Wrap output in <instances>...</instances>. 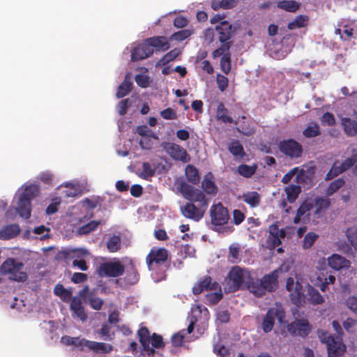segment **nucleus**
Instances as JSON below:
<instances>
[{"mask_svg":"<svg viewBox=\"0 0 357 357\" xmlns=\"http://www.w3.org/2000/svg\"><path fill=\"white\" fill-rule=\"evenodd\" d=\"M181 192L183 197L188 200L181 206V213L186 218L195 222L199 221L208 208V198L201 190L185 183L181 185Z\"/></svg>","mask_w":357,"mask_h":357,"instance_id":"nucleus-1","label":"nucleus"},{"mask_svg":"<svg viewBox=\"0 0 357 357\" xmlns=\"http://www.w3.org/2000/svg\"><path fill=\"white\" fill-rule=\"evenodd\" d=\"M278 271L275 270L264 275L260 280H252L247 284L248 289L257 297H261L266 292H273L278 287Z\"/></svg>","mask_w":357,"mask_h":357,"instance_id":"nucleus-2","label":"nucleus"},{"mask_svg":"<svg viewBox=\"0 0 357 357\" xmlns=\"http://www.w3.org/2000/svg\"><path fill=\"white\" fill-rule=\"evenodd\" d=\"M139 341L142 347V350L149 356H154L155 349H163L165 344L160 335L155 333L150 335V332L146 327H142L137 332Z\"/></svg>","mask_w":357,"mask_h":357,"instance_id":"nucleus-3","label":"nucleus"},{"mask_svg":"<svg viewBox=\"0 0 357 357\" xmlns=\"http://www.w3.org/2000/svg\"><path fill=\"white\" fill-rule=\"evenodd\" d=\"M24 264L14 258H8L0 266V273L7 275L8 279L15 282H25L28 275L24 271Z\"/></svg>","mask_w":357,"mask_h":357,"instance_id":"nucleus-4","label":"nucleus"},{"mask_svg":"<svg viewBox=\"0 0 357 357\" xmlns=\"http://www.w3.org/2000/svg\"><path fill=\"white\" fill-rule=\"evenodd\" d=\"M275 319L281 326L287 324L286 312L282 304L278 303L268 308L263 318L261 329L265 333H268L273 330Z\"/></svg>","mask_w":357,"mask_h":357,"instance_id":"nucleus-5","label":"nucleus"},{"mask_svg":"<svg viewBox=\"0 0 357 357\" xmlns=\"http://www.w3.org/2000/svg\"><path fill=\"white\" fill-rule=\"evenodd\" d=\"M38 189L35 185H29L24 188L21 194L16 211L20 217L29 219L31 217V201L37 196Z\"/></svg>","mask_w":357,"mask_h":357,"instance_id":"nucleus-6","label":"nucleus"},{"mask_svg":"<svg viewBox=\"0 0 357 357\" xmlns=\"http://www.w3.org/2000/svg\"><path fill=\"white\" fill-rule=\"evenodd\" d=\"M247 278L250 279L249 273L238 266L233 267L229 272L228 280H226L227 291L235 292L240 289L245 282L248 284L250 281L246 282Z\"/></svg>","mask_w":357,"mask_h":357,"instance_id":"nucleus-7","label":"nucleus"},{"mask_svg":"<svg viewBox=\"0 0 357 357\" xmlns=\"http://www.w3.org/2000/svg\"><path fill=\"white\" fill-rule=\"evenodd\" d=\"M169 257V252L164 248L153 247L148 254L146 261L150 271L155 270L158 267L166 265Z\"/></svg>","mask_w":357,"mask_h":357,"instance_id":"nucleus-8","label":"nucleus"},{"mask_svg":"<svg viewBox=\"0 0 357 357\" xmlns=\"http://www.w3.org/2000/svg\"><path fill=\"white\" fill-rule=\"evenodd\" d=\"M319 338L321 342L327 346L328 357H341L344 354L346 351L345 345L328 333H321Z\"/></svg>","mask_w":357,"mask_h":357,"instance_id":"nucleus-9","label":"nucleus"},{"mask_svg":"<svg viewBox=\"0 0 357 357\" xmlns=\"http://www.w3.org/2000/svg\"><path fill=\"white\" fill-rule=\"evenodd\" d=\"M357 162V150L353 149L352 155L350 157L346 158L340 164L337 161H335L331 166V169L326 175L325 179L327 181L332 180L338 175L347 171L351 167L354 166Z\"/></svg>","mask_w":357,"mask_h":357,"instance_id":"nucleus-10","label":"nucleus"},{"mask_svg":"<svg viewBox=\"0 0 357 357\" xmlns=\"http://www.w3.org/2000/svg\"><path fill=\"white\" fill-rule=\"evenodd\" d=\"M96 271L101 278H117L123 274L125 266L119 261H107L100 264Z\"/></svg>","mask_w":357,"mask_h":357,"instance_id":"nucleus-11","label":"nucleus"},{"mask_svg":"<svg viewBox=\"0 0 357 357\" xmlns=\"http://www.w3.org/2000/svg\"><path fill=\"white\" fill-rule=\"evenodd\" d=\"M161 146L163 150L174 160L183 163L188 162L190 157L187 151L181 146L173 142H162Z\"/></svg>","mask_w":357,"mask_h":357,"instance_id":"nucleus-12","label":"nucleus"},{"mask_svg":"<svg viewBox=\"0 0 357 357\" xmlns=\"http://www.w3.org/2000/svg\"><path fill=\"white\" fill-rule=\"evenodd\" d=\"M278 147L281 153L291 159L301 157L303 151L302 145L293 139L280 142Z\"/></svg>","mask_w":357,"mask_h":357,"instance_id":"nucleus-13","label":"nucleus"},{"mask_svg":"<svg viewBox=\"0 0 357 357\" xmlns=\"http://www.w3.org/2000/svg\"><path fill=\"white\" fill-rule=\"evenodd\" d=\"M211 222L214 226H222L228 222L229 214L221 203L213 204L210 208Z\"/></svg>","mask_w":357,"mask_h":357,"instance_id":"nucleus-14","label":"nucleus"},{"mask_svg":"<svg viewBox=\"0 0 357 357\" xmlns=\"http://www.w3.org/2000/svg\"><path fill=\"white\" fill-rule=\"evenodd\" d=\"M286 325L288 332L292 335L305 337L311 331L310 324L306 319H296L290 324L287 323Z\"/></svg>","mask_w":357,"mask_h":357,"instance_id":"nucleus-15","label":"nucleus"},{"mask_svg":"<svg viewBox=\"0 0 357 357\" xmlns=\"http://www.w3.org/2000/svg\"><path fill=\"white\" fill-rule=\"evenodd\" d=\"M220 288V284L216 281H213L209 275H205L196 282L192 287V291L195 295H199L203 291H209L217 290Z\"/></svg>","mask_w":357,"mask_h":357,"instance_id":"nucleus-16","label":"nucleus"},{"mask_svg":"<svg viewBox=\"0 0 357 357\" xmlns=\"http://www.w3.org/2000/svg\"><path fill=\"white\" fill-rule=\"evenodd\" d=\"M215 30L218 32L219 36V41L225 44L226 43H232L231 38L235 32L232 24L227 21H222L218 25L215 26Z\"/></svg>","mask_w":357,"mask_h":357,"instance_id":"nucleus-17","label":"nucleus"},{"mask_svg":"<svg viewBox=\"0 0 357 357\" xmlns=\"http://www.w3.org/2000/svg\"><path fill=\"white\" fill-rule=\"evenodd\" d=\"M154 50L149 47L146 41L144 40V42L135 47L131 53V60L132 61H137L142 59L149 58L153 55Z\"/></svg>","mask_w":357,"mask_h":357,"instance_id":"nucleus-18","label":"nucleus"},{"mask_svg":"<svg viewBox=\"0 0 357 357\" xmlns=\"http://www.w3.org/2000/svg\"><path fill=\"white\" fill-rule=\"evenodd\" d=\"M149 47L156 52H165L170 47V44L165 36H153L145 39Z\"/></svg>","mask_w":357,"mask_h":357,"instance_id":"nucleus-19","label":"nucleus"},{"mask_svg":"<svg viewBox=\"0 0 357 357\" xmlns=\"http://www.w3.org/2000/svg\"><path fill=\"white\" fill-rule=\"evenodd\" d=\"M70 310L73 316H76L82 321L86 320L87 314L79 297L74 296L70 299Z\"/></svg>","mask_w":357,"mask_h":357,"instance_id":"nucleus-20","label":"nucleus"},{"mask_svg":"<svg viewBox=\"0 0 357 357\" xmlns=\"http://www.w3.org/2000/svg\"><path fill=\"white\" fill-rule=\"evenodd\" d=\"M209 312L208 309L202 305H196L192 307V317L197 322H200L202 324H205L209 319Z\"/></svg>","mask_w":357,"mask_h":357,"instance_id":"nucleus-21","label":"nucleus"},{"mask_svg":"<svg viewBox=\"0 0 357 357\" xmlns=\"http://www.w3.org/2000/svg\"><path fill=\"white\" fill-rule=\"evenodd\" d=\"M328 264L331 268L335 271L347 268L351 265V263L349 260L337 254H333L330 257H328Z\"/></svg>","mask_w":357,"mask_h":357,"instance_id":"nucleus-22","label":"nucleus"},{"mask_svg":"<svg viewBox=\"0 0 357 357\" xmlns=\"http://www.w3.org/2000/svg\"><path fill=\"white\" fill-rule=\"evenodd\" d=\"M202 188L208 195H216L218 187L214 181V176L211 172H208L202 182Z\"/></svg>","mask_w":357,"mask_h":357,"instance_id":"nucleus-23","label":"nucleus"},{"mask_svg":"<svg viewBox=\"0 0 357 357\" xmlns=\"http://www.w3.org/2000/svg\"><path fill=\"white\" fill-rule=\"evenodd\" d=\"M21 229L17 224H11L0 229V239L8 240L17 236Z\"/></svg>","mask_w":357,"mask_h":357,"instance_id":"nucleus-24","label":"nucleus"},{"mask_svg":"<svg viewBox=\"0 0 357 357\" xmlns=\"http://www.w3.org/2000/svg\"><path fill=\"white\" fill-rule=\"evenodd\" d=\"M314 204V207L316 208L314 211V215L319 216L321 213H324L331 206V200L324 197L317 196L314 197L312 202Z\"/></svg>","mask_w":357,"mask_h":357,"instance_id":"nucleus-25","label":"nucleus"},{"mask_svg":"<svg viewBox=\"0 0 357 357\" xmlns=\"http://www.w3.org/2000/svg\"><path fill=\"white\" fill-rule=\"evenodd\" d=\"M85 347L93 351L94 352H101L102 354H108L113 349V347L104 342H98L95 341H84Z\"/></svg>","mask_w":357,"mask_h":357,"instance_id":"nucleus-26","label":"nucleus"},{"mask_svg":"<svg viewBox=\"0 0 357 357\" xmlns=\"http://www.w3.org/2000/svg\"><path fill=\"white\" fill-rule=\"evenodd\" d=\"M241 199L252 208H255L259 206L261 202V196L256 191L248 192L243 194Z\"/></svg>","mask_w":357,"mask_h":357,"instance_id":"nucleus-27","label":"nucleus"},{"mask_svg":"<svg viewBox=\"0 0 357 357\" xmlns=\"http://www.w3.org/2000/svg\"><path fill=\"white\" fill-rule=\"evenodd\" d=\"M342 125L347 136L354 137L357 135V122L350 118H343Z\"/></svg>","mask_w":357,"mask_h":357,"instance_id":"nucleus-28","label":"nucleus"},{"mask_svg":"<svg viewBox=\"0 0 357 357\" xmlns=\"http://www.w3.org/2000/svg\"><path fill=\"white\" fill-rule=\"evenodd\" d=\"M132 83L130 80L129 75L127 74L123 82L119 86L116 91V97L121 98L127 96L132 90Z\"/></svg>","mask_w":357,"mask_h":357,"instance_id":"nucleus-29","label":"nucleus"},{"mask_svg":"<svg viewBox=\"0 0 357 357\" xmlns=\"http://www.w3.org/2000/svg\"><path fill=\"white\" fill-rule=\"evenodd\" d=\"M216 117L225 123L237 124V121H234L233 119L228 115V109L225 107L222 102H220L217 107Z\"/></svg>","mask_w":357,"mask_h":357,"instance_id":"nucleus-30","label":"nucleus"},{"mask_svg":"<svg viewBox=\"0 0 357 357\" xmlns=\"http://www.w3.org/2000/svg\"><path fill=\"white\" fill-rule=\"evenodd\" d=\"M307 296L308 301L312 304L319 305L324 302V298L319 291L311 285H308Z\"/></svg>","mask_w":357,"mask_h":357,"instance_id":"nucleus-31","label":"nucleus"},{"mask_svg":"<svg viewBox=\"0 0 357 357\" xmlns=\"http://www.w3.org/2000/svg\"><path fill=\"white\" fill-rule=\"evenodd\" d=\"M53 291L56 296H59L64 302H68L72 298V291L66 289L60 283L55 285Z\"/></svg>","mask_w":357,"mask_h":357,"instance_id":"nucleus-32","label":"nucleus"},{"mask_svg":"<svg viewBox=\"0 0 357 357\" xmlns=\"http://www.w3.org/2000/svg\"><path fill=\"white\" fill-rule=\"evenodd\" d=\"M277 6L285 11L296 13L300 8L301 3L293 0H282L278 2Z\"/></svg>","mask_w":357,"mask_h":357,"instance_id":"nucleus-33","label":"nucleus"},{"mask_svg":"<svg viewBox=\"0 0 357 357\" xmlns=\"http://www.w3.org/2000/svg\"><path fill=\"white\" fill-rule=\"evenodd\" d=\"M185 176L189 182L194 185L199 183L200 176L198 169L192 165H188L185 168Z\"/></svg>","mask_w":357,"mask_h":357,"instance_id":"nucleus-34","label":"nucleus"},{"mask_svg":"<svg viewBox=\"0 0 357 357\" xmlns=\"http://www.w3.org/2000/svg\"><path fill=\"white\" fill-rule=\"evenodd\" d=\"M228 150L236 158H243L245 155L243 146L238 140L232 141L228 146Z\"/></svg>","mask_w":357,"mask_h":357,"instance_id":"nucleus-35","label":"nucleus"},{"mask_svg":"<svg viewBox=\"0 0 357 357\" xmlns=\"http://www.w3.org/2000/svg\"><path fill=\"white\" fill-rule=\"evenodd\" d=\"M287 194V199L289 203H293L298 198L301 192L300 185L291 184L284 188Z\"/></svg>","mask_w":357,"mask_h":357,"instance_id":"nucleus-36","label":"nucleus"},{"mask_svg":"<svg viewBox=\"0 0 357 357\" xmlns=\"http://www.w3.org/2000/svg\"><path fill=\"white\" fill-rule=\"evenodd\" d=\"M309 17L305 15H299L296 17L294 20L290 22L287 24V28L289 30H293L296 28H303L307 25Z\"/></svg>","mask_w":357,"mask_h":357,"instance_id":"nucleus-37","label":"nucleus"},{"mask_svg":"<svg viewBox=\"0 0 357 357\" xmlns=\"http://www.w3.org/2000/svg\"><path fill=\"white\" fill-rule=\"evenodd\" d=\"M238 0H213L211 2V7L213 10L220 8L231 9L236 6Z\"/></svg>","mask_w":357,"mask_h":357,"instance_id":"nucleus-38","label":"nucleus"},{"mask_svg":"<svg viewBox=\"0 0 357 357\" xmlns=\"http://www.w3.org/2000/svg\"><path fill=\"white\" fill-rule=\"evenodd\" d=\"M345 181L343 178H339L333 181L331 183H330L326 190V195L327 197L333 195L335 192H337L342 187H343Z\"/></svg>","mask_w":357,"mask_h":357,"instance_id":"nucleus-39","label":"nucleus"},{"mask_svg":"<svg viewBox=\"0 0 357 357\" xmlns=\"http://www.w3.org/2000/svg\"><path fill=\"white\" fill-rule=\"evenodd\" d=\"M139 279V275L135 266L131 264L130 267L127 268L125 280L129 284H135L138 282Z\"/></svg>","mask_w":357,"mask_h":357,"instance_id":"nucleus-40","label":"nucleus"},{"mask_svg":"<svg viewBox=\"0 0 357 357\" xmlns=\"http://www.w3.org/2000/svg\"><path fill=\"white\" fill-rule=\"evenodd\" d=\"M181 52L178 49L175 48L167 54H165L158 62V65L165 66L169 62L174 61L178 55Z\"/></svg>","mask_w":357,"mask_h":357,"instance_id":"nucleus-41","label":"nucleus"},{"mask_svg":"<svg viewBox=\"0 0 357 357\" xmlns=\"http://www.w3.org/2000/svg\"><path fill=\"white\" fill-rule=\"evenodd\" d=\"M100 220H92L89 223L80 227L78 229V233L80 235H86L95 231L97 227L100 225Z\"/></svg>","mask_w":357,"mask_h":357,"instance_id":"nucleus-42","label":"nucleus"},{"mask_svg":"<svg viewBox=\"0 0 357 357\" xmlns=\"http://www.w3.org/2000/svg\"><path fill=\"white\" fill-rule=\"evenodd\" d=\"M257 167L256 165L249 166L248 165L242 164L238 167V172L240 175L245 178H250L255 174Z\"/></svg>","mask_w":357,"mask_h":357,"instance_id":"nucleus-43","label":"nucleus"},{"mask_svg":"<svg viewBox=\"0 0 357 357\" xmlns=\"http://www.w3.org/2000/svg\"><path fill=\"white\" fill-rule=\"evenodd\" d=\"M314 208V204L311 201L305 200L299 206L297 210L298 216H303L309 218L310 211Z\"/></svg>","mask_w":357,"mask_h":357,"instance_id":"nucleus-44","label":"nucleus"},{"mask_svg":"<svg viewBox=\"0 0 357 357\" xmlns=\"http://www.w3.org/2000/svg\"><path fill=\"white\" fill-rule=\"evenodd\" d=\"M107 248L110 252H117L121 248L119 236L114 235L107 242Z\"/></svg>","mask_w":357,"mask_h":357,"instance_id":"nucleus-45","label":"nucleus"},{"mask_svg":"<svg viewBox=\"0 0 357 357\" xmlns=\"http://www.w3.org/2000/svg\"><path fill=\"white\" fill-rule=\"evenodd\" d=\"M213 291L214 292L207 294L206 296L207 302L211 305L217 304L223 297L220 286L219 289H217V290Z\"/></svg>","mask_w":357,"mask_h":357,"instance_id":"nucleus-46","label":"nucleus"},{"mask_svg":"<svg viewBox=\"0 0 357 357\" xmlns=\"http://www.w3.org/2000/svg\"><path fill=\"white\" fill-rule=\"evenodd\" d=\"M97 333L105 341H112L114 336V333H111V327L107 324H102Z\"/></svg>","mask_w":357,"mask_h":357,"instance_id":"nucleus-47","label":"nucleus"},{"mask_svg":"<svg viewBox=\"0 0 357 357\" xmlns=\"http://www.w3.org/2000/svg\"><path fill=\"white\" fill-rule=\"evenodd\" d=\"M303 135L307 138H312L321 135L320 128L317 123L308 126L303 131Z\"/></svg>","mask_w":357,"mask_h":357,"instance_id":"nucleus-48","label":"nucleus"},{"mask_svg":"<svg viewBox=\"0 0 357 357\" xmlns=\"http://www.w3.org/2000/svg\"><path fill=\"white\" fill-rule=\"evenodd\" d=\"M192 33L193 31L190 29H183L174 33L170 36V40L181 42L189 38Z\"/></svg>","mask_w":357,"mask_h":357,"instance_id":"nucleus-49","label":"nucleus"},{"mask_svg":"<svg viewBox=\"0 0 357 357\" xmlns=\"http://www.w3.org/2000/svg\"><path fill=\"white\" fill-rule=\"evenodd\" d=\"M319 236L314 232H308L304 237L303 247L304 249L310 248L317 240Z\"/></svg>","mask_w":357,"mask_h":357,"instance_id":"nucleus-50","label":"nucleus"},{"mask_svg":"<svg viewBox=\"0 0 357 357\" xmlns=\"http://www.w3.org/2000/svg\"><path fill=\"white\" fill-rule=\"evenodd\" d=\"M221 70L225 73L228 74L231 70V56L229 53L225 54L220 59Z\"/></svg>","mask_w":357,"mask_h":357,"instance_id":"nucleus-51","label":"nucleus"},{"mask_svg":"<svg viewBox=\"0 0 357 357\" xmlns=\"http://www.w3.org/2000/svg\"><path fill=\"white\" fill-rule=\"evenodd\" d=\"M303 295L302 292V285L300 282H295L292 292L291 293V299L294 302H299Z\"/></svg>","mask_w":357,"mask_h":357,"instance_id":"nucleus-52","label":"nucleus"},{"mask_svg":"<svg viewBox=\"0 0 357 357\" xmlns=\"http://www.w3.org/2000/svg\"><path fill=\"white\" fill-rule=\"evenodd\" d=\"M155 174V169H153L149 162H144L142 164V172L139 176L144 179L148 180Z\"/></svg>","mask_w":357,"mask_h":357,"instance_id":"nucleus-53","label":"nucleus"},{"mask_svg":"<svg viewBox=\"0 0 357 357\" xmlns=\"http://www.w3.org/2000/svg\"><path fill=\"white\" fill-rule=\"evenodd\" d=\"M231 45L232 43H226L225 44L222 43V45L219 48L215 50L213 52V57L217 58L222 55L223 56L226 53H228L227 52L229 50Z\"/></svg>","mask_w":357,"mask_h":357,"instance_id":"nucleus-54","label":"nucleus"},{"mask_svg":"<svg viewBox=\"0 0 357 357\" xmlns=\"http://www.w3.org/2000/svg\"><path fill=\"white\" fill-rule=\"evenodd\" d=\"M216 82L219 90L223 92L228 86L229 80L225 75L218 74L216 77Z\"/></svg>","mask_w":357,"mask_h":357,"instance_id":"nucleus-55","label":"nucleus"},{"mask_svg":"<svg viewBox=\"0 0 357 357\" xmlns=\"http://www.w3.org/2000/svg\"><path fill=\"white\" fill-rule=\"evenodd\" d=\"M130 103L131 102L129 98L123 99L119 102L117 107L119 114L121 116H123L127 113L128 109L130 105Z\"/></svg>","mask_w":357,"mask_h":357,"instance_id":"nucleus-56","label":"nucleus"},{"mask_svg":"<svg viewBox=\"0 0 357 357\" xmlns=\"http://www.w3.org/2000/svg\"><path fill=\"white\" fill-rule=\"evenodd\" d=\"M321 122L323 125L332 126L335 124V119L332 113L326 112L321 116Z\"/></svg>","mask_w":357,"mask_h":357,"instance_id":"nucleus-57","label":"nucleus"},{"mask_svg":"<svg viewBox=\"0 0 357 357\" xmlns=\"http://www.w3.org/2000/svg\"><path fill=\"white\" fill-rule=\"evenodd\" d=\"M267 247L271 249H275L276 247L281 245L282 241L278 236H268L266 238Z\"/></svg>","mask_w":357,"mask_h":357,"instance_id":"nucleus-58","label":"nucleus"},{"mask_svg":"<svg viewBox=\"0 0 357 357\" xmlns=\"http://www.w3.org/2000/svg\"><path fill=\"white\" fill-rule=\"evenodd\" d=\"M89 301L91 307L96 310H100L103 304V301L101 298L93 296L89 297Z\"/></svg>","mask_w":357,"mask_h":357,"instance_id":"nucleus-59","label":"nucleus"},{"mask_svg":"<svg viewBox=\"0 0 357 357\" xmlns=\"http://www.w3.org/2000/svg\"><path fill=\"white\" fill-rule=\"evenodd\" d=\"M160 116L162 118H163L164 119H166V120H173V119H176L177 117L175 111L170 107H168V108L161 111Z\"/></svg>","mask_w":357,"mask_h":357,"instance_id":"nucleus-60","label":"nucleus"},{"mask_svg":"<svg viewBox=\"0 0 357 357\" xmlns=\"http://www.w3.org/2000/svg\"><path fill=\"white\" fill-rule=\"evenodd\" d=\"M88 276L83 273H74L71 277V281L75 284H79L87 280Z\"/></svg>","mask_w":357,"mask_h":357,"instance_id":"nucleus-61","label":"nucleus"},{"mask_svg":"<svg viewBox=\"0 0 357 357\" xmlns=\"http://www.w3.org/2000/svg\"><path fill=\"white\" fill-rule=\"evenodd\" d=\"M346 305L354 314L357 315V297L349 296L345 301Z\"/></svg>","mask_w":357,"mask_h":357,"instance_id":"nucleus-62","label":"nucleus"},{"mask_svg":"<svg viewBox=\"0 0 357 357\" xmlns=\"http://www.w3.org/2000/svg\"><path fill=\"white\" fill-rule=\"evenodd\" d=\"M245 216L240 210L235 209L233 211V221L236 225H240L244 220Z\"/></svg>","mask_w":357,"mask_h":357,"instance_id":"nucleus-63","label":"nucleus"},{"mask_svg":"<svg viewBox=\"0 0 357 357\" xmlns=\"http://www.w3.org/2000/svg\"><path fill=\"white\" fill-rule=\"evenodd\" d=\"M184 336L180 333H176L172 336V343L174 347H181L183 343Z\"/></svg>","mask_w":357,"mask_h":357,"instance_id":"nucleus-64","label":"nucleus"}]
</instances>
